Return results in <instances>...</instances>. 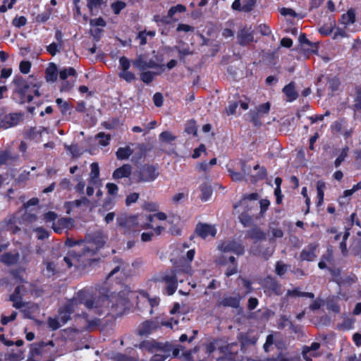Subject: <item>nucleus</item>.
<instances>
[{
    "instance_id": "f257e3e1",
    "label": "nucleus",
    "mask_w": 361,
    "mask_h": 361,
    "mask_svg": "<svg viewBox=\"0 0 361 361\" xmlns=\"http://www.w3.org/2000/svg\"><path fill=\"white\" fill-rule=\"evenodd\" d=\"M128 303V299L123 292H111L104 286L85 287L78 290L70 302L59 308V319L63 324L67 323L78 304H83L98 316L111 315L116 318L123 314Z\"/></svg>"
},
{
    "instance_id": "f03ea898",
    "label": "nucleus",
    "mask_w": 361,
    "mask_h": 361,
    "mask_svg": "<svg viewBox=\"0 0 361 361\" xmlns=\"http://www.w3.org/2000/svg\"><path fill=\"white\" fill-rule=\"evenodd\" d=\"M106 240L101 233H93L83 240L67 238L65 245L69 247H78L77 250H69L63 261L68 268L85 270L100 258L97 257L99 250L104 246Z\"/></svg>"
},
{
    "instance_id": "7ed1b4c3",
    "label": "nucleus",
    "mask_w": 361,
    "mask_h": 361,
    "mask_svg": "<svg viewBox=\"0 0 361 361\" xmlns=\"http://www.w3.org/2000/svg\"><path fill=\"white\" fill-rule=\"evenodd\" d=\"M32 76L24 78L20 75H16L13 80L15 85L13 94L16 101L20 104L29 103L33 100L34 96H40V85L31 80Z\"/></svg>"
},
{
    "instance_id": "20e7f679",
    "label": "nucleus",
    "mask_w": 361,
    "mask_h": 361,
    "mask_svg": "<svg viewBox=\"0 0 361 361\" xmlns=\"http://www.w3.org/2000/svg\"><path fill=\"white\" fill-rule=\"evenodd\" d=\"M137 183L153 182L159 176V166L154 164H144L137 172Z\"/></svg>"
},
{
    "instance_id": "39448f33",
    "label": "nucleus",
    "mask_w": 361,
    "mask_h": 361,
    "mask_svg": "<svg viewBox=\"0 0 361 361\" xmlns=\"http://www.w3.org/2000/svg\"><path fill=\"white\" fill-rule=\"evenodd\" d=\"M116 224L126 233L138 225V214H120L116 217Z\"/></svg>"
},
{
    "instance_id": "423d86ee",
    "label": "nucleus",
    "mask_w": 361,
    "mask_h": 361,
    "mask_svg": "<svg viewBox=\"0 0 361 361\" xmlns=\"http://www.w3.org/2000/svg\"><path fill=\"white\" fill-rule=\"evenodd\" d=\"M262 286L265 293L281 295L283 293L282 286L274 278L267 276L262 281Z\"/></svg>"
},
{
    "instance_id": "0eeeda50",
    "label": "nucleus",
    "mask_w": 361,
    "mask_h": 361,
    "mask_svg": "<svg viewBox=\"0 0 361 361\" xmlns=\"http://www.w3.org/2000/svg\"><path fill=\"white\" fill-rule=\"evenodd\" d=\"M243 298V296H241L239 293H237L234 296L225 295L221 300L217 301L216 305L217 307H223L238 309L240 307V301Z\"/></svg>"
},
{
    "instance_id": "6e6552de",
    "label": "nucleus",
    "mask_w": 361,
    "mask_h": 361,
    "mask_svg": "<svg viewBox=\"0 0 361 361\" xmlns=\"http://www.w3.org/2000/svg\"><path fill=\"white\" fill-rule=\"evenodd\" d=\"M23 116L24 114L21 112L5 115L0 121V128L8 129L17 126Z\"/></svg>"
},
{
    "instance_id": "1a4fd4ad",
    "label": "nucleus",
    "mask_w": 361,
    "mask_h": 361,
    "mask_svg": "<svg viewBox=\"0 0 361 361\" xmlns=\"http://www.w3.org/2000/svg\"><path fill=\"white\" fill-rule=\"evenodd\" d=\"M216 232L214 226L202 222L197 223L195 229L197 235L202 239H206L209 236L215 237Z\"/></svg>"
},
{
    "instance_id": "9d476101",
    "label": "nucleus",
    "mask_w": 361,
    "mask_h": 361,
    "mask_svg": "<svg viewBox=\"0 0 361 361\" xmlns=\"http://www.w3.org/2000/svg\"><path fill=\"white\" fill-rule=\"evenodd\" d=\"M319 247V244L317 243L308 244L304 249L300 252L299 259L301 262H312L317 257L316 250Z\"/></svg>"
},
{
    "instance_id": "9b49d317",
    "label": "nucleus",
    "mask_w": 361,
    "mask_h": 361,
    "mask_svg": "<svg viewBox=\"0 0 361 361\" xmlns=\"http://www.w3.org/2000/svg\"><path fill=\"white\" fill-rule=\"evenodd\" d=\"M238 43L243 47L248 45L250 42H255L253 32L246 27L240 29L237 34ZM255 42L257 41L255 40Z\"/></svg>"
},
{
    "instance_id": "f8f14e48",
    "label": "nucleus",
    "mask_w": 361,
    "mask_h": 361,
    "mask_svg": "<svg viewBox=\"0 0 361 361\" xmlns=\"http://www.w3.org/2000/svg\"><path fill=\"white\" fill-rule=\"evenodd\" d=\"M23 288V286H17L13 293L9 296V300L13 302V307L16 309H20L25 306V303L23 302V295H21Z\"/></svg>"
},
{
    "instance_id": "ddd939ff",
    "label": "nucleus",
    "mask_w": 361,
    "mask_h": 361,
    "mask_svg": "<svg viewBox=\"0 0 361 361\" xmlns=\"http://www.w3.org/2000/svg\"><path fill=\"white\" fill-rule=\"evenodd\" d=\"M221 249L224 252H232L237 255H243L245 253L244 246L235 241H229L222 245Z\"/></svg>"
},
{
    "instance_id": "4468645a",
    "label": "nucleus",
    "mask_w": 361,
    "mask_h": 361,
    "mask_svg": "<svg viewBox=\"0 0 361 361\" xmlns=\"http://www.w3.org/2000/svg\"><path fill=\"white\" fill-rule=\"evenodd\" d=\"M134 65L140 71H144L147 68H161V71H165L164 64H158L153 60H149V61H145L141 59L136 60L134 62Z\"/></svg>"
},
{
    "instance_id": "2eb2a0df",
    "label": "nucleus",
    "mask_w": 361,
    "mask_h": 361,
    "mask_svg": "<svg viewBox=\"0 0 361 361\" xmlns=\"http://www.w3.org/2000/svg\"><path fill=\"white\" fill-rule=\"evenodd\" d=\"M132 173V166L129 164H123L121 167L117 168L112 174L114 180L123 178H129Z\"/></svg>"
},
{
    "instance_id": "dca6fc26",
    "label": "nucleus",
    "mask_w": 361,
    "mask_h": 361,
    "mask_svg": "<svg viewBox=\"0 0 361 361\" xmlns=\"http://www.w3.org/2000/svg\"><path fill=\"white\" fill-rule=\"evenodd\" d=\"M72 224V219L62 217L59 219L56 222H54L52 228L56 233H62L64 229L68 228Z\"/></svg>"
},
{
    "instance_id": "f3484780",
    "label": "nucleus",
    "mask_w": 361,
    "mask_h": 361,
    "mask_svg": "<svg viewBox=\"0 0 361 361\" xmlns=\"http://www.w3.org/2000/svg\"><path fill=\"white\" fill-rule=\"evenodd\" d=\"M90 169L91 171L88 178V183L93 185H101L99 164L96 162L92 163Z\"/></svg>"
},
{
    "instance_id": "a211bd4d",
    "label": "nucleus",
    "mask_w": 361,
    "mask_h": 361,
    "mask_svg": "<svg viewBox=\"0 0 361 361\" xmlns=\"http://www.w3.org/2000/svg\"><path fill=\"white\" fill-rule=\"evenodd\" d=\"M282 91L287 97V101L289 102L295 101L298 97V93L295 90L293 82H290L289 84L284 86Z\"/></svg>"
},
{
    "instance_id": "6ab92c4d",
    "label": "nucleus",
    "mask_w": 361,
    "mask_h": 361,
    "mask_svg": "<svg viewBox=\"0 0 361 361\" xmlns=\"http://www.w3.org/2000/svg\"><path fill=\"white\" fill-rule=\"evenodd\" d=\"M246 237L255 241H260L265 240L266 235L259 228L255 226L247 231Z\"/></svg>"
},
{
    "instance_id": "aec40b11",
    "label": "nucleus",
    "mask_w": 361,
    "mask_h": 361,
    "mask_svg": "<svg viewBox=\"0 0 361 361\" xmlns=\"http://www.w3.org/2000/svg\"><path fill=\"white\" fill-rule=\"evenodd\" d=\"M19 253L5 252L1 256V261L7 266L16 264L19 260Z\"/></svg>"
},
{
    "instance_id": "412c9836",
    "label": "nucleus",
    "mask_w": 361,
    "mask_h": 361,
    "mask_svg": "<svg viewBox=\"0 0 361 361\" xmlns=\"http://www.w3.org/2000/svg\"><path fill=\"white\" fill-rule=\"evenodd\" d=\"M24 138L26 140H35L37 142L42 138V133L37 130L36 127H31L24 133Z\"/></svg>"
},
{
    "instance_id": "4be33fe9",
    "label": "nucleus",
    "mask_w": 361,
    "mask_h": 361,
    "mask_svg": "<svg viewBox=\"0 0 361 361\" xmlns=\"http://www.w3.org/2000/svg\"><path fill=\"white\" fill-rule=\"evenodd\" d=\"M45 78L47 82H55L58 77V69L55 63H51L45 71Z\"/></svg>"
},
{
    "instance_id": "5701e85b",
    "label": "nucleus",
    "mask_w": 361,
    "mask_h": 361,
    "mask_svg": "<svg viewBox=\"0 0 361 361\" xmlns=\"http://www.w3.org/2000/svg\"><path fill=\"white\" fill-rule=\"evenodd\" d=\"M326 188L325 182L319 180L317 182V206L319 207L321 206L324 202V189Z\"/></svg>"
},
{
    "instance_id": "b1692460",
    "label": "nucleus",
    "mask_w": 361,
    "mask_h": 361,
    "mask_svg": "<svg viewBox=\"0 0 361 361\" xmlns=\"http://www.w3.org/2000/svg\"><path fill=\"white\" fill-rule=\"evenodd\" d=\"M355 20V11L354 9L350 8L341 16V23L345 25H349L353 24Z\"/></svg>"
},
{
    "instance_id": "393cba45",
    "label": "nucleus",
    "mask_w": 361,
    "mask_h": 361,
    "mask_svg": "<svg viewBox=\"0 0 361 361\" xmlns=\"http://www.w3.org/2000/svg\"><path fill=\"white\" fill-rule=\"evenodd\" d=\"M56 103L57 104L61 113L63 116H65L66 114H71V109L73 106L66 101H63L61 98H57L56 99Z\"/></svg>"
},
{
    "instance_id": "a878e982",
    "label": "nucleus",
    "mask_w": 361,
    "mask_h": 361,
    "mask_svg": "<svg viewBox=\"0 0 361 361\" xmlns=\"http://www.w3.org/2000/svg\"><path fill=\"white\" fill-rule=\"evenodd\" d=\"M133 153V150L128 146L125 147H119L116 152V157L119 160L128 159Z\"/></svg>"
},
{
    "instance_id": "bb28decb",
    "label": "nucleus",
    "mask_w": 361,
    "mask_h": 361,
    "mask_svg": "<svg viewBox=\"0 0 361 361\" xmlns=\"http://www.w3.org/2000/svg\"><path fill=\"white\" fill-rule=\"evenodd\" d=\"M351 254L360 257L361 259V238L355 239L350 246Z\"/></svg>"
},
{
    "instance_id": "cd10ccee",
    "label": "nucleus",
    "mask_w": 361,
    "mask_h": 361,
    "mask_svg": "<svg viewBox=\"0 0 361 361\" xmlns=\"http://www.w3.org/2000/svg\"><path fill=\"white\" fill-rule=\"evenodd\" d=\"M200 189L202 193L201 200L203 202L207 201L212 195V189L211 186L206 183H203L200 186Z\"/></svg>"
},
{
    "instance_id": "c85d7f7f",
    "label": "nucleus",
    "mask_w": 361,
    "mask_h": 361,
    "mask_svg": "<svg viewBox=\"0 0 361 361\" xmlns=\"http://www.w3.org/2000/svg\"><path fill=\"white\" fill-rule=\"evenodd\" d=\"M177 271L176 270H171L170 274H166L161 276L159 279V281L165 282L166 284L171 283L174 282H178L177 279Z\"/></svg>"
},
{
    "instance_id": "c756f323",
    "label": "nucleus",
    "mask_w": 361,
    "mask_h": 361,
    "mask_svg": "<svg viewBox=\"0 0 361 361\" xmlns=\"http://www.w3.org/2000/svg\"><path fill=\"white\" fill-rule=\"evenodd\" d=\"M320 348V343L312 342L310 346H304L302 350V356L306 361H312V359L307 356V353L312 350H317Z\"/></svg>"
},
{
    "instance_id": "7c9ffc66",
    "label": "nucleus",
    "mask_w": 361,
    "mask_h": 361,
    "mask_svg": "<svg viewBox=\"0 0 361 361\" xmlns=\"http://www.w3.org/2000/svg\"><path fill=\"white\" fill-rule=\"evenodd\" d=\"M104 4V0H87V6L90 11V15H94L93 13L94 9L100 8Z\"/></svg>"
},
{
    "instance_id": "2f4dec72",
    "label": "nucleus",
    "mask_w": 361,
    "mask_h": 361,
    "mask_svg": "<svg viewBox=\"0 0 361 361\" xmlns=\"http://www.w3.org/2000/svg\"><path fill=\"white\" fill-rule=\"evenodd\" d=\"M347 124V119L345 117H341L338 120L334 121L331 128L336 132L341 133L343 132V128Z\"/></svg>"
},
{
    "instance_id": "473e14b6",
    "label": "nucleus",
    "mask_w": 361,
    "mask_h": 361,
    "mask_svg": "<svg viewBox=\"0 0 361 361\" xmlns=\"http://www.w3.org/2000/svg\"><path fill=\"white\" fill-rule=\"evenodd\" d=\"M157 74V73H154L149 71H145L140 73V80L144 83L149 85L154 80V76Z\"/></svg>"
},
{
    "instance_id": "72a5a7b5",
    "label": "nucleus",
    "mask_w": 361,
    "mask_h": 361,
    "mask_svg": "<svg viewBox=\"0 0 361 361\" xmlns=\"http://www.w3.org/2000/svg\"><path fill=\"white\" fill-rule=\"evenodd\" d=\"M355 319L353 317H345L343 322L338 326L343 330H350L354 328Z\"/></svg>"
},
{
    "instance_id": "f704fd0d",
    "label": "nucleus",
    "mask_w": 361,
    "mask_h": 361,
    "mask_svg": "<svg viewBox=\"0 0 361 361\" xmlns=\"http://www.w3.org/2000/svg\"><path fill=\"white\" fill-rule=\"evenodd\" d=\"M348 152H349V147L348 146H345L342 149L338 157L334 161L335 167L338 168L341 166V163L343 161H344L345 159L347 157Z\"/></svg>"
},
{
    "instance_id": "c9c22d12",
    "label": "nucleus",
    "mask_w": 361,
    "mask_h": 361,
    "mask_svg": "<svg viewBox=\"0 0 361 361\" xmlns=\"http://www.w3.org/2000/svg\"><path fill=\"white\" fill-rule=\"evenodd\" d=\"M118 76L120 78L124 80L126 82L128 83H131L136 79L135 75L128 70L120 71L118 73Z\"/></svg>"
},
{
    "instance_id": "e433bc0d",
    "label": "nucleus",
    "mask_w": 361,
    "mask_h": 361,
    "mask_svg": "<svg viewBox=\"0 0 361 361\" xmlns=\"http://www.w3.org/2000/svg\"><path fill=\"white\" fill-rule=\"evenodd\" d=\"M185 132L188 135L196 136L197 134V128L194 120H191L185 124Z\"/></svg>"
},
{
    "instance_id": "4c0bfd02",
    "label": "nucleus",
    "mask_w": 361,
    "mask_h": 361,
    "mask_svg": "<svg viewBox=\"0 0 361 361\" xmlns=\"http://www.w3.org/2000/svg\"><path fill=\"white\" fill-rule=\"evenodd\" d=\"M249 116L250 118V121L253 123L255 126L257 127L262 125L261 118L262 116L260 114H259L256 110L250 111L249 113Z\"/></svg>"
},
{
    "instance_id": "58836bf2",
    "label": "nucleus",
    "mask_w": 361,
    "mask_h": 361,
    "mask_svg": "<svg viewBox=\"0 0 361 361\" xmlns=\"http://www.w3.org/2000/svg\"><path fill=\"white\" fill-rule=\"evenodd\" d=\"M96 138L99 139V144L100 145L106 147L109 144L111 135L109 134H106L104 132H99L97 134Z\"/></svg>"
},
{
    "instance_id": "ea45409f",
    "label": "nucleus",
    "mask_w": 361,
    "mask_h": 361,
    "mask_svg": "<svg viewBox=\"0 0 361 361\" xmlns=\"http://www.w3.org/2000/svg\"><path fill=\"white\" fill-rule=\"evenodd\" d=\"M75 75L76 71L73 67L63 68V70H61L59 72V78L62 80H66L68 76H75Z\"/></svg>"
},
{
    "instance_id": "a19ab883",
    "label": "nucleus",
    "mask_w": 361,
    "mask_h": 361,
    "mask_svg": "<svg viewBox=\"0 0 361 361\" xmlns=\"http://www.w3.org/2000/svg\"><path fill=\"white\" fill-rule=\"evenodd\" d=\"M45 346V344L42 342L39 343H33L32 344L30 354L32 357L35 355H40L42 354V349Z\"/></svg>"
},
{
    "instance_id": "79ce46f5",
    "label": "nucleus",
    "mask_w": 361,
    "mask_h": 361,
    "mask_svg": "<svg viewBox=\"0 0 361 361\" xmlns=\"http://www.w3.org/2000/svg\"><path fill=\"white\" fill-rule=\"evenodd\" d=\"M176 137L169 131H163L159 135V140L164 142H171L176 140Z\"/></svg>"
},
{
    "instance_id": "37998d69",
    "label": "nucleus",
    "mask_w": 361,
    "mask_h": 361,
    "mask_svg": "<svg viewBox=\"0 0 361 361\" xmlns=\"http://www.w3.org/2000/svg\"><path fill=\"white\" fill-rule=\"evenodd\" d=\"M126 7V4L122 1H117L111 5V8L115 15H118Z\"/></svg>"
},
{
    "instance_id": "c03bdc74",
    "label": "nucleus",
    "mask_w": 361,
    "mask_h": 361,
    "mask_svg": "<svg viewBox=\"0 0 361 361\" xmlns=\"http://www.w3.org/2000/svg\"><path fill=\"white\" fill-rule=\"evenodd\" d=\"M327 82L329 84V87L331 89L332 92L336 91L340 86V80L338 78L334 76L333 78H328Z\"/></svg>"
},
{
    "instance_id": "a18cd8bd",
    "label": "nucleus",
    "mask_w": 361,
    "mask_h": 361,
    "mask_svg": "<svg viewBox=\"0 0 361 361\" xmlns=\"http://www.w3.org/2000/svg\"><path fill=\"white\" fill-rule=\"evenodd\" d=\"M326 307L329 311L334 313H339L341 312V307L337 301L334 300H330L327 301Z\"/></svg>"
},
{
    "instance_id": "49530a36",
    "label": "nucleus",
    "mask_w": 361,
    "mask_h": 361,
    "mask_svg": "<svg viewBox=\"0 0 361 361\" xmlns=\"http://www.w3.org/2000/svg\"><path fill=\"white\" fill-rule=\"evenodd\" d=\"M240 222L245 226H249L252 222V218L246 212H242L239 215Z\"/></svg>"
},
{
    "instance_id": "de8ad7c7",
    "label": "nucleus",
    "mask_w": 361,
    "mask_h": 361,
    "mask_svg": "<svg viewBox=\"0 0 361 361\" xmlns=\"http://www.w3.org/2000/svg\"><path fill=\"white\" fill-rule=\"evenodd\" d=\"M186 11V7L183 4H177L176 6H171L169 12V16H173L176 13H184Z\"/></svg>"
},
{
    "instance_id": "09e8293b",
    "label": "nucleus",
    "mask_w": 361,
    "mask_h": 361,
    "mask_svg": "<svg viewBox=\"0 0 361 361\" xmlns=\"http://www.w3.org/2000/svg\"><path fill=\"white\" fill-rule=\"evenodd\" d=\"M142 209L148 212H157L159 209V205L157 202H145L142 205Z\"/></svg>"
},
{
    "instance_id": "8fccbe9b",
    "label": "nucleus",
    "mask_w": 361,
    "mask_h": 361,
    "mask_svg": "<svg viewBox=\"0 0 361 361\" xmlns=\"http://www.w3.org/2000/svg\"><path fill=\"white\" fill-rule=\"evenodd\" d=\"M351 109L355 113L361 110V90L357 91L356 96L355 97V103L353 104Z\"/></svg>"
},
{
    "instance_id": "3c124183",
    "label": "nucleus",
    "mask_w": 361,
    "mask_h": 361,
    "mask_svg": "<svg viewBox=\"0 0 361 361\" xmlns=\"http://www.w3.org/2000/svg\"><path fill=\"white\" fill-rule=\"evenodd\" d=\"M49 328L52 331H56L61 327V324L57 318L49 317L47 320Z\"/></svg>"
},
{
    "instance_id": "603ef678",
    "label": "nucleus",
    "mask_w": 361,
    "mask_h": 361,
    "mask_svg": "<svg viewBox=\"0 0 361 361\" xmlns=\"http://www.w3.org/2000/svg\"><path fill=\"white\" fill-rule=\"evenodd\" d=\"M17 0H4L3 4L0 6V13H5L8 9L13 8Z\"/></svg>"
},
{
    "instance_id": "864d4df0",
    "label": "nucleus",
    "mask_w": 361,
    "mask_h": 361,
    "mask_svg": "<svg viewBox=\"0 0 361 361\" xmlns=\"http://www.w3.org/2000/svg\"><path fill=\"white\" fill-rule=\"evenodd\" d=\"M38 240H44L49 236V232L43 227H38L35 229Z\"/></svg>"
},
{
    "instance_id": "5fc2aeb1",
    "label": "nucleus",
    "mask_w": 361,
    "mask_h": 361,
    "mask_svg": "<svg viewBox=\"0 0 361 361\" xmlns=\"http://www.w3.org/2000/svg\"><path fill=\"white\" fill-rule=\"evenodd\" d=\"M119 65L121 71L129 70L130 67V60L126 56H121L119 59Z\"/></svg>"
},
{
    "instance_id": "6e6d98bb",
    "label": "nucleus",
    "mask_w": 361,
    "mask_h": 361,
    "mask_svg": "<svg viewBox=\"0 0 361 361\" xmlns=\"http://www.w3.org/2000/svg\"><path fill=\"white\" fill-rule=\"evenodd\" d=\"M46 266L47 275L50 277L56 274V265L52 262H44Z\"/></svg>"
},
{
    "instance_id": "4d7b16f0",
    "label": "nucleus",
    "mask_w": 361,
    "mask_h": 361,
    "mask_svg": "<svg viewBox=\"0 0 361 361\" xmlns=\"http://www.w3.org/2000/svg\"><path fill=\"white\" fill-rule=\"evenodd\" d=\"M270 108H271V104L268 102H266V103L259 105L257 107L256 111L262 116V115L269 114V112L270 111Z\"/></svg>"
},
{
    "instance_id": "13d9d810",
    "label": "nucleus",
    "mask_w": 361,
    "mask_h": 361,
    "mask_svg": "<svg viewBox=\"0 0 361 361\" xmlns=\"http://www.w3.org/2000/svg\"><path fill=\"white\" fill-rule=\"evenodd\" d=\"M287 271V265L285 264H283L281 262H277L276 264V274L279 276H282L285 274V273Z\"/></svg>"
},
{
    "instance_id": "bf43d9fd",
    "label": "nucleus",
    "mask_w": 361,
    "mask_h": 361,
    "mask_svg": "<svg viewBox=\"0 0 361 361\" xmlns=\"http://www.w3.org/2000/svg\"><path fill=\"white\" fill-rule=\"evenodd\" d=\"M12 23L16 27H23V26L26 25V23H27V18L25 16H19V17L16 16L13 20Z\"/></svg>"
},
{
    "instance_id": "052dcab7",
    "label": "nucleus",
    "mask_w": 361,
    "mask_h": 361,
    "mask_svg": "<svg viewBox=\"0 0 361 361\" xmlns=\"http://www.w3.org/2000/svg\"><path fill=\"white\" fill-rule=\"evenodd\" d=\"M31 63L29 61H22L19 65L20 71L23 74H27L30 71Z\"/></svg>"
},
{
    "instance_id": "680f3d73",
    "label": "nucleus",
    "mask_w": 361,
    "mask_h": 361,
    "mask_svg": "<svg viewBox=\"0 0 361 361\" xmlns=\"http://www.w3.org/2000/svg\"><path fill=\"white\" fill-rule=\"evenodd\" d=\"M140 195L137 192H132L127 195L126 198V204L130 206L133 203H135L139 199Z\"/></svg>"
},
{
    "instance_id": "e2e57ef3",
    "label": "nucleus",
    "mask_w": 361,
    "mask_h": 361,
    "mask_svg": "<svg viewBox=\"0 0 361 361\" xmlns=\"http://www.w3.org/2000/svg\"><path fill=\"white\" fill-rule=\"evenodd\" d=\"M60 48L59 44L52 42L47 47V51L50 55L54 56L59 51Z\"/></svg>"
},
{
    "instance_id": "0e129e2a",
    "label": "nucleus",
    "mask_w": 361,
    "mask_h": 361,
    "mask_svg": "<svg viewBox=\"0 0 361 361\" xmlns=\"http://www.w3.org/2000/svg\"><path fill=\"white\" fill-rule=\"evenodd\" d=\"M18 313L13 311L10 316H2L1 317V324L2 325H6L10 322L14 321L16 319Z\"/></svg>"
},
{
    "instance_id": "69168bd1",
    "label": "nucleus",
    "mask_w": 361,
    "mask_h": 361,
    "mask_svg": "<svg viewBox=\"0 0 361 361\" xmlns=\"http://www.w3.org/2000/svg\"><path fill=\"white\" fill-rule=\"evenodd\" d=\"M50 18V13L48 11L39 13L36 18L35 21L38 23H44L47 22Z\"/></svg>"
},
{
    "instance_id": "338daca9",
    "label": "nucleus",
    "mask_w": 361,
    "mask_h": 361,
    "mask_svg": "<svg viewBox=\"0 0 361 361\" xmlns=\"http://www.w3.org/2000/svg\"><path fill=\"white\" fill-rule=\"evenodd\" d=\"M228 172L229 173L232 180L234 181H240L244 178V175L240 172H235L231 169L228 170Z\"/></svg>"
},
{
    "instance_id": "774afa93",
    "label": "nucleus",
    "mask_w": 361,
    "mask_h": 361,
    "mask_svg": "<svg viewBox=\"0 0 361 361\" xmlns=\"http://www.w3.org/2000/svg\"><path fill=\"white\" fill-rule=\"evenodd\" d=\"M153 102L156 106H161L164 102V97L162 94L160 92H156L153 96Z\"/></svg>"
}]
</instances>
